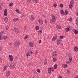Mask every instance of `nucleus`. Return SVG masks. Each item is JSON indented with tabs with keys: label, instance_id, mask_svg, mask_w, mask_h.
I'll list each match as a JSON object with an SVG mask.
<instances>
[{
	"label": "nucleus",
	"instance_id": "f257e3e1",
	"mask_svg": "<svg viewBox=\"0 0 78 78\" xmlns=\"http://www.w3.org/2000/svg\"><path fill=\"white\" fill-rule=\"evenodd\" d=\"M52 16V20L51 19H50V22L51 23H52V22H56V18L54 16H53V14H52L51 15V16Z\"/></svg>",
	"mask_w": 78,
	"mask_h": 78
},
{
	"label": "nucleus",
	"instance_id": "f03ea898",
	"mask_svg": "<svg viewBox=\"0 0 78 78\" xmlns=\"http://www.w3.org/2000/svg\"><path fill=\"white\" fill-rule=\"evenodd\" d=\"M10 59V62H12L13 61V59L14 58H13V56H12V55H10L9 56Z\"/></svg>",
	"mask_w": 78,
	"mask_h": 78
},
{
	"label": "nucleus",
	"instance_id": "7ed1b4c3",
	"mask_svg": "<svg viewBox=\"0 0 78 78\" xmlns=\"http://www.w3.org/2000/svg\"><path fill=\"white\" fill-rule=\"evenodd\" d=\"M14 30L16 33V34L20 33V31H19V30H18V29H17V28H16V27L14 28Z\"/></svg>",
	"mask_w": 78,
	"mask_h": 78
},
{
	"label": "nucleus",
	"instance_id": "20e7f679",
	"mask_svg": "<svg viewBox=\"0 0 78 78\" xmlns=\"http://www.w3.org/2000/svg\"><path fill=\"white\" fill-rule=\"evenodd\" d=\"M15 46L16 47H19L20 45V43L19 42H17V41H16L15 43Z\"/></svg>",
	"mask_w": 78,
	"mask_h": 78
},
{
	"label": "nucleus",
	"instance_id": "39448f33",
	"mask_svg": "<svg viewBox=\"0 0 78 78\" xmlns=\"http://www.w3.org/2000/svg\"><path fill=\"white\" fill-rule=\"evenodd\" d=\"M73 32L76 34H78V30H76L75 29H73Z\"/></svg>",
	"mask_w": 78,
	"mask_h": 78
},
{
	"label": "nucleus",
	"instance_id": "423d86ee",
	"mask_svg": "<svg viewBox=\"0 0 78 78\" xmlns=\"http://www.w3.org/2000/svg\"><path fill=\"white\" fill-rule=\"evenodd\" d=\"M57 54L58 53H57V52L56 51H54L53 52L52 55L53 56H57Z\"/></svg>",
	"mask_w": 78,
	"mask_h": 78
},
{
	"label": "nucleus",
	"instance_id": "0eeeda50",
	"mask_svg": "<svg viewBox=\"0 0 78 78\" xmlns=\"http://www.w3.org/2000/svg\"><path fill=\"white\" fill-rule=\"evenodd\" d=\"M7 9H5L4 10V14L5 16H7V11L6 10Z\"/></svg>",
	"mask_w": 78,
	"mask_h": 78
},
{
	"label": "nucleus",
	"instance_id": "6e6552de",
	"mask_svg": "<svg viewBox=\"0 0 78 78\" xmlns=\"http://www.w3.org/2000/svg\"><path fill=\"white\" fill-rule=\"evenodd\" d=\"M13 21H14V22L19 21V19L17 18H15L13 20Z\"/></svg>",
	"mask_w": 78,
	"mask_h": 78
},
{
	"label": "nucleus",
	"instance_id": "1a4fd4ad",
	"mask_svg": "<svg viewBox=\"0 0 78 78\" xmlns=\"http://www.w3.org/2000/svg\"><path fill=\"white\" fill-rule=\"evenodd\" d=\"M57 38V36L55 35L52 38V41H55V40H56Z\"/></svg>",
	"mask_w": 78,
	"mask_h": 78
},
{
	"label": "nucleus",
	"instance_id": "9d476101",
	"mask_svg": "<svg viewBox=\"0 0 78 78\" xmlns=\"http://www.w3.org/2000/svg\"><path fill=\"white\" fill-rule=\"evenodd\" d=\"M38 22L39 23L41 24V25H42L43 23V21H42V20L41 19H40L38 20Z\"/></svg>",
	"mask_w": 78,
	"mask_h": 78
},
{
	"label": "nucleus",
	"instance_id": "9b49d317",
	"mask_svg": "<svg viewBox=\"0 0 78 78\" xmlns=\"http://www.w3.org/2000/svg\"><path fill=\"white\" fill-rule=\"evenodd\" d=\"M29 46L30 47H33V42H31L29 43Z\"/></svg>",
	"mask_w": 78,
	"mask_h": 78
},
{
	"label": "nucleus",
	"instance_id": "f8f14e48",
	"mask_svg": "<svg viewBox=\"0 0 78 78\" xmlns=\"http://www.w3.org/2000/svg\"><path fill=\"white\" fill-rule=\"evenodd\" d=\"M8 66H5L3 68V70L5 71V70H6Z\"/></svg>",
	"mask_w": 78,
	"mask_h": 78
},
{
	"label": "nucleus",
	"instance_id": "ddd939ff",
	"mask_svg": "<svg viewBox=\"0 0 78 78\" xmlns=\"http://www.w3.org/2000/svg\"><path fill=\"white\" fill-rule=\"evenodd\" d=\"M56 28H57V29H58V30L61 29L62 28L59 25H57L56 26Z\"/></svg>",
	"mask_w": 78,
	"mask_h": 78
},
{
	"label": "nucleus",
	"instance_id": "4468645a",
	"mask_svg": "<svg viewBox=\"0 0 78 78\" xmlns=\"http://www.w3.org/2000/svg\"><path fill=\"white\" fill-rule=\"evenodd\" d=\"M61 40L59 39L58 40L57 42V45H59V44H60V43H61Z\"/></svg>",
	"mask_w": 78,
	"mask_h": 78
},
{
	"label": "nucleus",
	"instance_id": "2eb2a0df",
	"mask_svg": "<svg viewBox=\"0 0 78 78\" xmlns=\"http://www.w3.org/2000/svg\"><path fill=\"white\" fill-rule=\"evenodd\" d=\"M10 66L11 68H14L15 67V65L14 64H11L10 65Z\"/></svg>",
	"mask_w": 78,
	"mask_h": 78
},
{
	"label": "nucleus",
	"instance_id": "dca6fc26",
	"mask_svg": "<svg viewBox=\"0 0 78 78\" xmlns=\"http://www.w3.org/2000/svg\"><path fill=\"white\" fill-rule=\"evenodd\" d=\"M10 74H11V73L9 72H8L7 73L6 75L7 76H9V75H10Z\"/></svg>",
	"mask_w": 78,
	"mask_h": 78
},
{
	"label": "nucleus",
	"instance_id": "f3484780",
	"mask_svg": "<svg viewBox=\"0 0 78 78\" xmlns=\"http://www.w3.org/2000/svg\"><path fill=\"white\" fill-rule=\"evenodd\" d=\"M70 28L69 27H67L65 29V31H66V32H68L69 31V29Z\"/></svg>",
	"mask_w": 78,
	"mask_h": 78
},
{
	"label": "nucleus",
	"instance_id": "a211bd4d",
	"mask_svg": "<svg viewBox=\"0 0 78 78\" xmlns=\"http://www.w3.org/2000/svg\"><path fill=\"white\" fill-rule=\"evenodd\" d=\"M4 21L5 22H8V19L7 17H5L4 19Z\"/></svg>",
	"mask_w": 78,
	"mask_h": 78
},
{
	"label": "nucleus",
	"instance_id": "6ab92c4d",
	"mask_svg": "<svg viewBox=\"0 0 78 78\" xmlns=\"http://www.w3.org/2000/svg\"><path fill=\"white\" fill-rule=\"evenodd\" d=\"M65 14H63V15H67L68 14V11L67 10H66L65 11Z\"/></svg>",
	"mask_w": 78,
	"mask_h": 78
},
{
	"label": "nucleus",
	"instance_id": "aec40b11",
	"mask_svg": "<svg viewBox=\"0 0 78 78\" xmlns=\"http://www.w3.org/2000/svg\"><path fill=\"white\" fill-rule=\"evenodd\" d=\"M70 4L72 5V6H73V4H74V2L73 0H72L70 2Z\"/></svg>",
	"mask_w": 78,
	"mask_h": 78
},
{
	"label": "nucleus",
	"instance_id": "412c9836",
	"mask_svg": "<svg viewBox=\"0 0 78 78\" xmlns=\"http://www.w3.org/2000/svg\"><path fill=\"white\" fill-rule=\"evenodd\" d=\"M28 35H27L24 38V39H25V40L27 39H28Z\"/></svg>",
	"mask_w": 78,
	"mask_h": 78
},
{
	"label": "nucleus",
	"instance_id": "4be33fe9",
	"mask_svg": "<svg viewBox=\"0 0 78 78\" xmlns=\"http://www.w3.org/2000/svg\"><path fill=\"white\" fill-rule=\"evenodd\" d=\"M47 64V60L46 59H45L44 62V65H46Z\"/></svg>",
	"mask_w": 78,
	"mask_h": 78
},
{
	"label": "nucleus",
	"instance_id": "5701e85b",
	"mask_svg": "<svg viewBox=\"0 0 78 78\" xmlns=\"http://www.w3.org/2000/svg\"><path fill=\"white\" fill-rule=\"evenodd\" d=\"M73 6L72 5H71V4H70L69 5V8H70V9H72V8L73 7Z\"/></svg>",
	"mask_w": 78,
	"mask_h": 78
},
{
	"label": "nucleus",
	"instance_id": "b1692460",
	"mask_svg": "<svg viewBox=\"0 0 78 78\" xmlns=\"http://www.w3.org/2000/svg\"><path fill=\"white\" fill-rule=\"evenodd\" d=\"M74 50L75 51H78V47H75L74 48Z\"/></svg>",
	"mask_w": 78,
	"mask_h": 78
},
{
	"label": "nucleus",
	"instance_id": "393cba45",
	"mask_svg": "<svg viewBox=\"0 0 78 78\" xmlns=\"http://www.w3.org/2000/svg\"><path fill=\"white\" fill-rule=\"evenodd\" d=\"M60 13H61V14H64V10H61V12H60Z\"/></svg>",
	"mask_w": 78,
	"mask_h": 78
},
{
	"label": "nucleus",
	"instance_id": "a878e982",
	"mask_svg": "<svg viewBox=\"0 0 78 78\" xmlns=\"http://www.w3.org/2000/svg\"><path fill=\"white\" fill-rule=\"evenodd\" d=\"M34 17V16H31V17H30V20H33V19H34V17Z\"/></svg>",
	"mask_w": 78,
	"mask_h": 78
},
{
	"label": "nucleus",
	"instance_id": "bb28decb",
	"mask_svg": "<svg viewBox=\"0 0 78 78\" xmlns=\"http://www.w3.org/2000/svg\"><path fill=\"white\" fill-rule=\"evenodd\" d=\"M54 69H57V64H55L54 66Z\"/></svg>",
	"mask_w": 78,
	"mask_h": 78
},
{
	"label": "nucleus",
	"instance_id": "cd10ccee",
	"mask_svg": "<svg viewBox=\"0 0 78 78\" xmlns=\"http://www.w3.org/2000/svg\"><path fill=\"white\" fill-rule=\"evenodd\" d=\"M14 5V4L12 3H11L9 4V6H10V7L11 6H12Z\"/></svg>",
	"mask_w": 78,
	"mask_h": 78
},
{
	"label": "nucleus",
	"instance_id": "c85d7f7f",
	"mask_svg": "<svg viewBox=\"0 0 78 78\" xmlns=\"http://www.w3.org/2000/svg\"><path fill=\"white\" fill-rule=\"evenodd\" d=\"M53 60L54 62H56L57 61V59H56V58H53Z\"/></svg>",
	"mask_w": 78,
	"mask_h": 78
},
{
	"label": "nucleus",
	"instance_id": "c756f323",
	"mask_svg": "<svg viewBox=\"0 0 78 78\" xmlns=\"http://www.w3.org/2000/svg\"><path fill=\"white\" fill-rule=\"evenodd\" d=\"M51 67L50 68H48V71H51Z\"/></svg>",
	"mask_w": 78,
	"mask_h": 78
},
{
	"label": "nucleus",
	"instance_id": "7c9ffc66",
	"mask_svg": "<svg viewBox=\"0 0 78 78\" xmlns=\"http://www.w3.org/2000/svg\"><path fill=\"white\" fill-rule=\"evenodd\" d=\"M35 28L37 30H39V28L38 26H37L35 27Z\"/></svg>",
	"mask_w": 78,
	"mask_h": 78
},
{
	"label": "nucleus",
	"instance_id": "2f4dec72",
	"mask_svg": "<svg viewBox=\"0 0 78 78\" xmlns=\"http://www.w3.org/2000/svg\"><path fill=\"white\" fill-rule=\"evenodd\" d=\"M38 32L39 34H41L42 32V30H39Z\"/></svg>",
	"mask_w": 78,
	"mask_h": 78
},
{
	"label": "nucleus",
	"instance_id": "473e14b6",
	"mask_svg": "<svg viewBox=\"0 0 78 78\" xmlns=\"http://www.w3.org/2000/svg\"><path fill=\"white\" fill-rule=\"evenodd\" d=\"M63 38H64V36H60V39H62Z\"/></svg>",
	"mask_w": 78,
	"mask_h": 78
},
{
	"label": "nucleus",
	"instance_id": "72a5a7b5",
	"mask_svg": "<svg viewBox=\"0 0 78 78\" xmlns=\"http://www.w3.org/2000/svg\"><path fill=\"white\" fill-rule=\"evenodd\" d=\"M59 6L60 8H62V7H63V4H61L59 5Z\"/></svg>",
	"mask_w": 78,
	"mask_h": 78
},
{
	"label": "nucleus",
	"instance_id": "f704fd0d",
	"mask_svg": "<svg viewBox=\"0 0 78 78\" xmlns=\"http://www.w3.org/2000/svg\"><path fill=\"white\" fill-rule=\"evenodd\" d=\"M16 12H18V13H20V11H19V10L16 9Z\"/></svg>",
	"mask_w": 78,
	"mask_h": 78
},
{
	"label": "nucleus",
	"instance_id": "c9c22d12",
	"mask_svg": "<svg viewBox=\"0 0 78 78\" xmlns=\"http://www.w3.org/2000/svg\"><path fill=\"white\" fill-rule=\"evenodd\" d=\"M53 6L54 8H56V7L57 6V4H54L53 5Z\"/></svg>",
	"mask_w": 78,
	"mask_h": 78
},
{
	"label": "nucleus",
	"instance_id": "e433bc0d",
	"mask_svg": "<svg viewBox=\"0 0 78 78\" xmlns=\"http://www.w3.org/2000/svg\"><path fill=\"white\" fill-rule=\"evenodd\" d=\"M37 72H38V73H40V72H41L40 69H37Z\"/></svg>",
	"mask_w": 78,
	"mask_h": 78
},
{
	"label": "nucleus",
	"instance_id": "4c0bfd02",
	"mask_svg": "<svg viewBox=\"0 0 78 78\" xmlns=\"http://www.w3.org/2000/svg\"><path fill=\"white\" fill-rule=\"evenodd\" d=\"M69 60L70 62H72V58H69Z\"/></svg>",
	"mask_w": 78,
	"mask_h": 78
},
{
	"label": "nucleus",
	"instance_id": "58836bf2",
	"mask_svg": "<svg viewBox=\"0 0 78 78\" xmlns=\"http://www.w3.org/2000/svg\"><path fill=\"white\" fill-rule=\"evenodd\" d=\"M69 55H70V54H69V53H66V55L67 56H69Z\"/></svg>",
	"mask_w": 78,
	"mask_h": 78
},
{
	"label": "nucleus",
	"instance_id": "ea45409f",
	"mask_svg": "<svg viewBox=\"0 0 78 78\" xmlns=\"http://www.w3.org/2000/svg\"><path fill=\"white\" fill-rule=\"evenodd\" d=\"M69 21H70L71 22H72V17H70L69 18Z\"/></svg>",
	"mask_w": 78,
	"mask_h": 78
},
{
	"label": "nucleus",
	"instance_id": "a19ab883",
	"mask_svg": "<svg viewBox=\"0 0 78 78\" xmlns=\"http://www.w3.org/2000/svg\"><path fill=\"white\" fill-rule=\"evenodd\" d=\"M76 20L77 22V23H76V25L77 26H78V19H76Z\"/></svg>",
	"mask_w": 78,
	"mask_h": 78
},
{
	"label": "nucleus",
	"instance_id": "79ce46f5",
	"mask_svg": "<svg viewBox=\"0 0 78 78\" xmlns=\"http://www.w3.org/2000/svg\"><path fill=\"white\" fill-rule=\"evenodd\" d=\"M27 55L28 56H30V53H29V52H27Z\"/></svg>",
	"mask_w": 78,
	"mask_h": 78
},
{
	"label": "nucleus",
	"instance_id": "37998d69",
	"mask_svg": "<svg viewBox=\"0 0 78 78\" xmlns=\"http://www.w3.org/2000/svg\"><path fill=\"white\" fill-rule=\"evenodd\" d=\"M4 39V40H5V39H6V36H4L3 37H2Z\"/></svg>",
	"mask_w": 78,
	"mask_h": 78
},
{
	"label": "nucleus",
	"instance_id": "c03bdc74",
	"mask_svg": "<svg viewBox=\"0 0 78 78\" xmlns=\"http://www.w3.org/2000/svg\"><path fill=\"white\" fill-rule=\"evenodd\" d=\"M65 67H66V68H67V65L66 64H65Z\"/></svg>",
	"mask_w": 78,
	"mask_h": 78
},
{
	"label": "nucleus",
	"instance_id": "a18cd8bd",
	"mask_svg": "<svg viewBox=\"0 0 78 78\" xmlns=\"http://www.w3.org/2000/svg\"><path fill=\"white\" fill-rule=\"evenodd\" d=\"M48 71V73L49 74H51V71Z\"/></svg>",
	"mask_w": 78,
	"mask_h": 78
},
{
	"label": "nucleus",
	"instance_id": "49530a36",
	"mask_svg": "<svg viewBox=\"0 0 78 78\" xmlns=\"http://www.w3.org/2000/svg\"><path fill=\"white\" fill-rule=\"evenodd\" d=\"M35 3H38V2H39V0H35Z\"/></svg>",
	"mask_w": 78,
	"mask_h": 78
},
{
	"label": "nucleus",
	"instance_id": "de8ad7c7",
	"mask_svg": "<svg viewBox=\"0 0 78 78\" xmlns=\"http://www.w3.org/2000/svg\"><path fill=\"white\" fill-rule=\"evenodd\" d=\"M9 27L8 26H6L5 27L6 30H8Z\"/></svg>",
	"mask_w": 78,
	"mask_h": 78
},
{
	"label": "nucleus",
	"instance_id": "09e8293b",
	"mask_svg": "<svg viewBox=\"0 0 78 78\" xmlns=\"http://www.w3.org/2000/svg\"><path fill=\"white\" fill-rule=\"evenodd\" d=\"M4 33V31L1 32L0 33V34H3V33Z\"/></svg>",
	"mask_w": 78,
	"mask_h": 78
},
{
	"label": "nucleus",
	"instance_id": "8fccbe9b",
	"mask_svg": "<svg viewBox=\"0 0 78 78\" xmlns=\"http://www.w3.org/2000/svg\"><path fill=\"white\" fill-rule=\"evenodd\" d=\"M30 53L31 55H32V54H33V51H30Z\"/></svg>",
	"mask_w": 78,
	"mask_h": 78
},
{
	"label": "nucleus",
	"instance_id": "3c124183",
	"mask_svg": "<svg viewBox=\"0 0 78 78\" xmlns=\"http://www.w3.org/2000/svg\"><path fill=\"white\" fill-rule=\"evenodd\" d=\"M62 67L63 68H64L65 67V65L64 64H63L62 65Z\"/></svg>",
	"mask_w": 78,
	"mask_h": 78
},
{
	"label": "nucleus",
	"instance_id": "603ef678",
	"mask_svg": "<svg viewBox=\"0 0 78 78\" xmlns=\"http://www.w3.org/2000/svg\"><path fill=\"white\" fill-rule=\"evenodd\" d=\"M38 51H35V53L36 54H37V55L38 54Z\"/></svg>",
	"mask_w": 78,
	"mask_h": 78
},
{
	"label": "nucleus",
	"instance_id": "864d4df0",
	"mask_svg": "<svg viewBox=\"0 0 78 78\" xmlns=\"http://www.w3.org/2000/svg\"><path fill=\"white\" fill-rule=\"evenodd\" d=\"M66 64H70V62H66Z\"/></svg>",
	"mask_w": 78,
	"mask_h": 78
},
{
	"label": "nucleus",
	"instance_id": "5fc2aeb1",
	"mask_svg": "<svg viewBox=\"0 0 78 78\" xmlns=\"http://www.w3.org/2000/svg\"><path fill=\"white\" fill-rule=\"evenodd\" d=\"M41 41H42V40H40V41H39V44H41Z\"/></svg>",
	"mask_w": 78,
	"mask_h": 78
},
{
	"label": "nucleus",
	"instance_id": "6e6d98bb",
	"mask_svg": "<svg viewBox=\"0 0 78 78\" xmlns=\"http://www.w3.org/2000/svg\"><path fill=\"white\" fill-rule=\"evenodd\" d=\"M47 20H46L45 21V23H47Z\"/></svg>",
	"mask_w": 78,
	"mask_h": 78
},
{
	"label": "nucleus",
	"instance_id": "4d7b16f0",
	"mask_svg": "<svg viewBox=\"0 0 78 78\" xmlns=\"http://www.w3.org/2000/svg\"><path fill=\"white\" fill-rule=\"evenodd\" d=\"M58 78H62V76H58Z\"/></svg>",
	"mask_w": 78,
	"mask_h": 78
},
{
	"label": "nucleus",
	"instance_id": "13d9d810",
	"mask_svg": "<svg viewBox=\"0 0 78 78\" xmlns=\"http://www.w3.org/2000/svg\"><path fill=\"white\" fill-rule=\"evenodd\" d=\"M30 1H31V0H27V2H28V3L30 2Z\"/></svg>",
	"mask_w": 78,
	"mask_h": 78
},
{
	"label": "nucleus",
	"instance_id": "bf43d9fd",
	"mask_svg": "<svg viewBox=\"0 0 78 78\" xmlns=\"http://www.w3.org/2000/svg\"><path fill=\"white\" fill-rule=\"evenodd\" d=\"M23 14H22L20 16V17H23Z\"/></svg>",
	"mask_w": 78,
	"mask_h": 78
},
{
	"label": "nucleus",
	"instance_id": "052dcab7",
	"mask_svg": "<svg viewBox=\"0 0 78 78\" xmlns=\"http://www.w3.org/2000/svg\"><path fill=\"white\" fill-rule=\"evenodd\" d=\"M51 69H52V70H51V71H54V69L53 68Z\"/></svg>",
	"mask_w": 78,
	"mask_h": 78
},
{
	"label": "nucleus",
	"instance_id": "680f3d73",
	"mask_svg": "<svg viewBox=\"0 0 78 78\" xmlns=\"http://www.w3.org/2000/svg\"><path fill=\"white\" fill-rule=\"evenodd\" d=\"M67 73H69V70H67Z\"/></svg>",
	"mask_w": 78,
	"mask_h": 78
},
{
	"label": "nucleus",
	"instance_id": "e2e57ef3",
	"mask_svg": "<svg viewBox=\"0 0 78 78\" xmlns=\"http://www.w3.org/2000/svg\"><path fill=\"white\" fill-rule=\"evenodd\" d=\"M75 78H78V75L76 76Z\"/></svg>",
	"mask_w": 78,
	"mask_h": 78
},
{
	"label": "nucleus",
	"instance_id": "0e129e2a",
	"mask_svg": "<svg viewBox=\"0 0 78 78\" xmlns=\"http://www.w3.org/2000/svg\"><path fill=\"white\" fill-rule=\"evenodd\" d=\"M25 28L26 29H27V26H26L25 27Z\"/></svg>",
	"mask_w": 78,
	"mask_h": 78
},
{
	"label": "nucleus",
	"instance_id": "69168bd1",
	"mask_svg": "<svg viewBox=\"0 0 78 78\" xmlns=\"http://www.w3.org/2000/svg\"><path fill=\"white\" fill-rule=\"evenodd\" d=\"M2 47H1L0 48V51H1V50H2Z\"/></svg>",
	"mask_w": 78,
	"mask_h": 78
},
{
	"label": "nucleus",
	"instance_id": "338daca9",
	"mask_svg": "<svg viewBox=\"0 0 78 78\" xmlns=\"http://www.w3.org/2000/svg\"><path fill=\"white\" fill-rule=\"evenodd\" d=\"M76 16H78V13H76Z\"/></svg>",
	"mask_w": 78,
	"mask_h": 78
},
{
	"label": "nucleus",
	"instance_id": "774afa93",
	"mask_svg": "<svg viewBox=\"0 0 78 78\" xmlns=\"http://www.w3.org/2000/svg\"><path fill=\"white\" fill-rule=\"evenodd\" d=\"M0 10H2V7H0Z\"/></svg>",
	"mask_w": 78,
	"mask_h": 78
}]
</instances>
